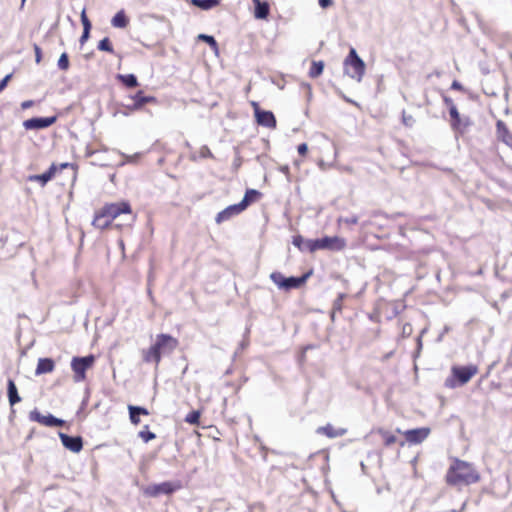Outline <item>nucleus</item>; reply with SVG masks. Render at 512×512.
Listing matches in <instances>:
<instances>
[{
    "label": "nucleus",
    "mask_w": 512,
    "mask_h": 512,
    "mask_svg": "<svg viewBox=\"0 0 512 512\" xmlns=\"http://www.w3.org/2000/svg\"><path fill=\"white\" fill-rule=\"evenodd\" d=\"M480 481V473L470 462L453 458L445 475V482L449 486H469Z\"/></svg>",
    "instance_id": "obj_1"
},
{
    "label": "nucleus",
    "mask_w": 512,
    "mask_h": 512,
    "mask_svg": "<svg viewBox=\"0 0 512 512\" xmlns=\"http://www.w3.org/2000/svg\"><path fill=\"white\" fill-rule=\"evenodd\" d=\"M120 216L134 220L131 204L128 201L106 203L95 212L92 225L100 230L109 228Z\"/></svg>",
    "instance_id": "obj_2"
},
{
    "label": "nucleus",
    "mask_w": 512,
    "mask_h": 512,
    "mask_svg": "<svg viewBox=\"0 0 512 512\" xmlns=\"http://www.w3.org/2000/svg\"><path fill=\"white\" fill-rule=\"evenodd\" d=\"M179 346V340L170 334L160 333L156 335L154 343L141 351L142 360L145 363H153L157 368L163 355L173 353Z\"/></svg>",
    "instance_id": "obj_3"
},
{
    "label": "nucleus",
    "mask_w": 512,
    "mask_h": 512,
    "mask_svg": "<svg viewBox=\"0 0 512 512\" xmlns=\"http://www.w3.org/2000/svg\"><path fill=\"white\" fill-rule=\"evenodd\" d=\"M479 369L476 365L453 366L451 368V376L446 379V386L455 388L468 383L477 373Z\"/></svg>",
    "instance_id": "obj_4"
},
{
    "label": "nucleus",
    "mask_w": 512,
    "mask_h": 512,
    "mask_svg": "<svg viewBox=\"0 0 512 512\" xmlns=\"http://www.w3.org/2000/svg\"><path fill=\"white\" fill-rule=\"evenodd\" d=\"M346 247V240L339 236H325L321 239L311 240L308 239L306 242V250L310 253H314L317 250H330L340 251Z\"/></svg>",
    "instance_id": "obj_5"
},
{
    "label": "nucleus",
    "mask_w": 512,
    "mask_h": 512,
    "mask_svg": "<svg viewBox=\"0 0 512 512\" xmlns=\"http://www.w3.org/2000/svg\"><path fill=\"white\" fill-rule=\"evenodd\" d=\"M95 356L90 354L85 357H73L71 360V370L73 371V380L76 383L86 380V371L95 364Z\"/></svg>",
    "instance_id": "obj_6"
},
{
    "label": "nucleus",
    "mask_w": 512,
    "mask_h": 512,
    "mask_svg": "<svg viewBox=\"0 0 512 512\" xmlns=\"http://www.w3.org/2000/svg\"><path fill=\"white\" fill-rule=\"evenodd\" d=\"M344 64L347 75L360 81L365 73V64L354 48L350 49Z\"/></svg>",
    "instance_id": "obj_7"
},
{
    "label": "nucleus",
    "mask_w": 512,
    "mask_h": 512,
    "mask_svg": "<svg viewBox=\"0 0 512 512\" xmlns=\"http://www.w3.org/2000/svg\"><path fill=\"white\" fill-rule=\"evenodd\" d=\"M307 276L301 277H288L286 278L281 272L275 271L270 274V279L273 281L275 285L280 289H284L286 291L291 289H296L302 286L306 281Z\"/></svg>",
    "instance_id": "obj_8"
},
{
    "label": "nucleus",
    "mask_w": 512,
    "mask_h": 512,
    "mask_svg": "<svg viewBox=\"0 0 512 512\" xmlns=\"http://www.w3.org/2000/svg\"><path fill=\"white\" fill-rule=\"evenodd\" d=\"M251 106L253 108L254 116L258 125L269 129L276 128L277 121L273 112L262 110L259 104L255 101L251 102Z\"/></svg>",
    "instance_id": "obj_9"
},
{
    "label": "nucleus",
    "mask_w": 512,
    "mask_h": 512,
    "mask_svg": "<svg viewBox=\"0 0 512 512\" xmlns=\"http://www.w3.org/2000/svg\"><path fill=\"white\" fill-rule=\"evenodd\" d=\"M29 419L45 427H62L66 423L64 420L56 418L52 414L43 415L37 409L30 412Z\"/></svg>",
    "instance_id": "obj_10"
},
{
    "label": "nucleus",
    "mask_w": 512,
    "mask_h": 512,
    "mask_svg": "<svg viewBox=\"0 0 512 512\" xmlns=\"http://www.w3.org/2000/svg\"><path fill=\"white\" fill-rule=\"evenodd\" d=\"M397 433H401L400 429H396ZM409 444H419L423 442L430 434L429 428H416L402 432Z\"/></svg>",
    "instance_id": "obj_11"
},
{
    "label": "nucleus",
    "mask_w": 512,
    "mask_h": 512,
    "mask_svg": "<svg viewBox=\"0 0 512 512\" xmlns=\"http://www.w3.org/2000/svg\"><path fill=\"white\" fill-rule=\"evenodd\" d=\"M180 488H181L180 483L163 482V483L148 487L146 492L150 496L156 497L160 494L170 495V494L174 493L175 491L179 490Z\"/></svg>",
    "instance_id": "obj_12"
},
{
    "label": "nucleus",
    "mask_w": 512,
    "mask_h": 512,
    "mask_svg": "<svg viewBox=\"0 0 512 512\" xmlns=\"http://www.w3.org/2000/svg\"><path fill=\"white\" fill-rule=\"evenodd\" d=\"M496 136L500 142L512 150V131L501 119L496 121Z\"/></svg>",
    "instance_id": "obj_13"
},
{
    "label": "nucleus",
    "mask_w": 512,
    "mask_h": 512,
    "mask_svg": "<svg viewBox=\"0 0 512 512\" xmlns=\"http://www.w3.org/2000/svg\"><path fill=\"white\" fill-rule=\"evenodd\" d=\"M59 438L62 442V445L71 452L79 453L83 448V440L80 436L72 437L60 432Z\"/></svg>",
    "instance_id": "obj_14"
},
{
    "label": "nucleus",
    "mask_w": 512,
    "mask_h": 512,
    "mask_svg": "<svg viewBox=\"0 0 512 512\" xmlns=\"http://www.w3.org/2000/svg\"><path fill=\"white\" fill-rule=\"evenodd\" d=\"M57 118L55 116L45 118H31L25 120L23 126L26 129H43L53 125Z\"/></svg>",
    "instance_id": "obj_15"
},
{
    "label": "nucleus",
    "mask_w": 512,
    "mask_h": 512,
    "mask_svg": "<svg viewBox=\"0 0 512 512\" xmlns=\"http://www.w3.org/2000/svg\"><path fill=\"white\" fill-rule=\"evenodd\" d=\"M243 211H244V208L240 205V203L233 204V205L226 207L224 210L220 211L216 215L215 220L218 224H220L224 221L229 220L233 216L239 215Z\"/></svg>",
    "instance_id": "obj_16"
},
{
    "label": "nucleus",
    "mask_w": 512,
    "mask_h": 512,
    "mask_svg": "<svg viewBox=\"0 0 512 512\" xmlns=\"http://www.w3.org/2000/svg\"><path fill=\"white\" fill-rule=\"evenodd\" d=\"M57 172L58 167L53 163L45 173L31 175L28 179L29 181L40 183L41 186H45L50 180L54 178Z\"/></svg>",
    "instance_id": "obj_17"
},
{
    "label": "nucleus",
    "mask_w": 512,
    "mask_h": 512,
    "mask_svg": "<svg viewBox=\"0 0 512 512\" xmlns=\"http://www.w3.org/2000/svg\"><path fill=\"white\" fill-rule=\"evenodd\" d=\"M347 430L345 428H336L332 424L328 423L325 426L318 427L316 430L317 434L324 435L328 438H336L345 435Z\"/></svg>",
    "instance_id": "obj_18"
},
{
    "label": "nucleus",
    "mask_w": 512,
    "mask_h": 512,
    "mask_svg": "<svg viewBox=\"0 0 512 512\" xmlns=\"http://www.w3.org/2000/svg\"><path fill=\"white\" fill-rule=\"evenodd\" d=\"M55 369V362L51 358H39L35 375H42L53 372Z\"/></svg>",
    "instance_id": "obj_19"
},
{
    "label": "nucleus",
    "mask_w": 512,
    "mask_h": 512,
    "mask_svg": "<svg viewBox=\"0 0 512 512\" xmlns=\"http://www.w3.org/2000/svg\"><path fill=\"white\" fill-rule=\"evenodd\" d=\"M255 4L254 16L257 19H266L269 15L270 7L267 2L252 0Z\"/></svg>",
    "instance_id": "obj_20"
},
{
    "label": "nucleus",
    "mask_w": 512,
    "mask_h": 512,
    "mask_svg": "<svg viewBox=\"0 0 512 512\" xmlns=\"http://www.w3.org/2000/svg\"><path fill=\"white\" fill-rule=\"evenodd\" d=\"M444 102L449 106V114L452 120V127L458 129L460 125V114L457 107L449 97H444Z\"/></svg>",
    "instance_id": "obj_21"
},
{
    "label": "nucleus",
    "mask_w": 512,
    "mask_h": 512,
    "mask_svg": "<svg viewBox=\"0 0 512 512\" xmlns=\"http://www.w3.org/2000/svg\"><path fill=\"white\" fill-rule=\"evenodd\" d=\"M260 197L261 193L258 190L247 189L242 201L239 203L246 210L251 203L257 201Z\"/></svg>",
    "instance_id": "obj_22"
},
{
    "label": "nucleus",
    "mask_w": 512,
    "mask_h": 512,
    "mask_svg": "<svg viewBox=\"0 0 512 512\" xmlns=\"http://www.w3.org/2000/svg\"><path fill=\"white\" fill-rule=\"evenodd\" d=\"M111 24L115 28H126L129 24V18L125 11L122 9L118 11L112 18Z\"/></svg>",
    "instance_id": "obj_23"
},
{
    "label": "nucleus",
    "mask_w": 512,
    "mask_h": 512,
    "mask_svg": "<svg viewBox=\"0 0 512 512\" xmlns=\"http://www.w3.org/2000/svg\"><path fill=\"white\" fill-rule=\"evenodd\" d=\"M8 400L11 406L19 403L21 398L18 394L17 387L13 380L9 379L7 383Z\"/></svg>",
    "instance_id": "obj_24"
},
{
    "label": "nucleus",
    "mask_w": 512,
    "mask_h": 512,
    "mask_svg": "<svg viewBox=\"0 0 512 512\" xmlns=\"http://www.w3.org/2000/svg\"><path fill=\"white\" fill-rule=\"evenodd\" d=\"M134 100V108L140 109L142 108L146 103L155 102L156 99L153 96H145L143 91H138L135 96L133 97Z\"/></svg>",
    "instance_id": "obj_25"
},
{
    "label": "nucleus",
    "mask_w": 512,
    "mask_h": 512,
    "mask_svg": "<svg viewBox=\"0 0 512 512\" xmlns=\"http://www.w3.org/2000/svg\"><path fill=\"white\" fill-rule=\"evenodd\" d=\"M376 433L379 434L383 440V445L385 447H390L396 443L397 438L394 434L384 428H378Z\"/></svg>",
    "instance_id": "obj_26"
},
{
    "label": "nucleus",
    "mask_w": 512,
    "mask_h": 512,
    "mask_svg": "<svg viewBox=\"0 0 512 512\" xmlns=\"http://www.w3.org/2000/svg\"><path fill=\"white\" fill-rule=\"evenodd\" d=\"M324 66L325 64L323 61H312L308 72L309 77L312 79L319 77L323 73Z\"/></svg>",
    "instance_id": "obj_27"
},
{
    "label": "nucleus",
    "mask_w": 512,
    "mask_h": 512,
    "mask_svg": "<svg viewBox=\"0 0 512 512\" xmlns=\"http://www.w3.org/2000/svg\"><path fill=\"white\" fill-rule=\"evenodd\" d=\"M118 79L129 88L138 86V80L134 74L118 75Z\"/></svg>",
    "instance_id": "obj_28"
},
{
    "label": "nucleus",
    "mask_w": 512,
    "mask_h": 512,
    "mask_svg": "<svg viewBox=\"0 0 512 512\" xmlns=\"http://www.w3.org/2000/svg\"><path fill=\"white\" fill-rule=\"evenodd\" d=\"M221 0H193V4L197 7L207 10L217 6Z\"/></svg>",
    "instance_id": "obj_29"
},
{
    "label": "nucleus",
    "mask_w": 512,
    "mask_h": 512,
    "mask_svg": "<svg viewBox=\"0 0 512 512\" xmlns=\"http://www.w3.org/2000/svg\"><path fill=\"white\" fill-rule=\"evenodd\" d=\"M138 436L142 439L143 442L148 443L156 438V434L149 431V426L145 425L143 430L138 433Z\"/></svg>",
    "instance_id": "obj_30"
},
{
    "label": "nucleus",
    "mask_w": 512,
    "mask_h": 512,
    "mask_svg": "<svg viewBox=\"0 0 512 512\" xmlns=\"http://www.w3.org/2000/svg\"><path fill=\"white\" fill-rule=\"evenodd\" d=\"M200 417L201 412L199 410H194L186 415L185 421L189 424L199 425Z\"/></svg>",
    "instance_id": "obj_31"
},
{
    "label": "nucleus",
    "mask_w": 512,
    "mask_h": 512,
    "mask_svg": "<svg viewBox=\"0 0 512 512\" xmlns=\"http://www.w3.org/2000/svg\"><path fill=\"white\" fill-rule=\"evenodd\" d=\"M98 49L101 51H106L108 53H114L113 46L111 44V41L108 37L103 38L98 43Z\"/></svg>",
    "instance_id": "obj_32"
},
{
    "label": "nucleus",
    "mask_w": 512,
    "mask_h": 512,
    "mask_svg": "<svg viewBox=\"0 0 512 512\" xmlns=\"http://www.w3.org/2000/svg\"><path fill=\"white\" fill-rule=\"evenodd\" d=\"M308 240L304 239L301 235H297L293 237V245L297 247L300 250L307 251L306 250V242Z\"/></svg>",
    "instance_id": "obj_33"
},
{
    "label": "nucleus",
    "mask_w": 512,
    "mask_h": 512,
    "mask_svg": "<svg viewBox=\"0 0 512 512\" xmlns=\"http://www.w3.org/2000/svg\"><path fill=\"white\" fill-rule=\"evenodd\" d=\"M70 63L67 53H62L58 60V67L60 70L66 71L69 69Z\"/></svg>",
    "instance_id": "obj_34"
},
{
    "label": "nucleus",
    "mask_w": 512,
    "mask_h": 512,
    "mask_svg": "<svg viewBox=\"0 0 512 512\" xmlns=\"http://www.w3.org/2000/svg\"><path fill=\"white\" fill-rule=\"evenodd\" d=\"M199 39L205 41L211 48H213L215 50L218 49L217 41L215 40V38L213 36L200 34Z\"/></svg>",
    "instance_id": "obj_35"
},
{
    "label": "nucleus",
    "mask_w": 512,
    "mask_h": 512,
    "mask_svg": "<svg viewBox=\"0 0 512 512\" xmlns=\"http://www.w3.org/2000/svg\"><path fill=\"white\" fill-rule=\"evenodd\" d=\"M198 154L201 158H210V159H214V154L212 153V151L210 150V148L207 146V145H203L199 148L198 150Z\"/></svg>",
    "instance_id": "obj_36"
},
{
    "label": "nucleus",
    "mask_w": 512,
    "mask_h": 512,
    "mask_svg": "<svg viewBox=\"0 0 512 512\" xmlns=\"http://www.w3.org/2000/svg\"><path fill=\"white\" fill-rule=\"evenodd\" d=\"M344 223L346 225H356L358 223V217L356 215H353L351 217H340L338 219V224Z\"/></svg>",
    "instance_id": "obj_37"
},
{
    "label": "nucleus",
    "mask_w": 512,
    "mask_h": 512,
    "mask_svg": "<svg viewBox=\"0 0 512 512\" xmlns=\"http://www.w3.org/2000/svg\"><path fill=\"white\" fill-rule=\"evenodd\" d=\"M81 22L83 25V30L90 31L91 30V22L87 17L86 10L83 9L81 12Z\"/></svg>",
    "instance_id": "obj_38"
},
{
    "label": "nucleus",
    "mask_w": 512,
    "mask_h": 512,
    "mask_svg": "<svg viewBox=\"0 0 512 512\" xmlns=\"http://www.w3.org/2000/svg\"><path fill=\"white\" fill-rule=\"evenodd\" d=\"M128 411H129V418H130L131 423L133 425H139L141 422L139 414L134 412L129 406H128Z\"/></svg>",
    "instance_id": "obj_39"
},
{
    "label": "nucleus",
    "mask_w": 512,
    "mask_h": 512,
    "mask_svg": "<svg viewBox=\"0 0 512 512\" xmlns=\"http://www.w3.org/2000/svg\"><path fill=\"white\" fill-rule=\"evenodd\" d=\"M57 167H58V171L66 169V168H71L74 171L75 175L77 174V171H78V165L74 164V163H67V162L61 163L60 165H57Z\"/></svg>",
    "instance_id": "obj_40"
},
{
    "label": "nucleus",
    "mask_w": 512,
    "mask_h": 512,
    "mask_svg": "<svg viewBox=\"0 0 512 512\" xmlns=\"http://www.w3.org/2000/svg\"><path fill=\"white\" fill-rule=\"evenodd\" d=\"M134 412H136L137 414L140 415H143V416H148L150 413L149 411L144 408V407H141V406H134V405H128Z\"/></svg>",
    "instance_id": "obj_41"
},
{
    "label": "nucleus",
    "mask_w": 512,
    "mask_h": 512,
    "mask_svg": "<svg viewBox=\"0 0 512 512\" xmlns=\"http://www.w3.org/2000/svg\"><path fill=\"white\" fill-rule=\"evenodd\" d=\"M297 151L300 156L306 157V155L308 153V145L306 143L299 144L297 147Z\"/></svg>",
    "instance_id": "obj_42"
},
{
    "label": "nucleus",
    "mask_w": 512,
    "mask_h": 512,
    "mask_svg": "<svg viewBox=\"0 0 512 512\" xmlns=\"http://www.w3.org/2000/svg\"><path fill=\"white\" fill-rule=\"evenodd\" d=\"M34 52H35V61L37 64H39L42 61V50L37 44H34Z\"/></svg>",
    "instance_id": "obj_43"
},
{
    "label": "nucleus",
    "mask_w": 512,
    "mask_h": 512,
    "mask_svg": "<svg viewBox=\"0 0 512 512\" xmlns=\"http://www.w3.org/2000/svg\"><path fill=\"white\" fill-rule=\"evenodd\" d=\"M242 162H243V159H242L240 153L238 152L233 161V167H234L235 171H237L241 167Z\"/></svg>",
    "instance_id": "obj_44"
},
{
    "label": "nucleus",
    "mask_w": 512,
    "mask_h": 512,
    "mask_svg": "<svg viewBox=\"0 0 512 512\" xmlns=\"http://www.w3.org/2000/svg\"><path fill=\"white\" fill-rule=\"evenodd\" d=\"M11 77H12V74H8L0 81V93L6 88Z\"/></svg>",
    "instance_id": "obj_45"
},
{
    "label": "nucleus",
    "mask_w": 512,
    "mask_h": 512,
    "mask_svg": "<svg viewBox=\"0 0 512 512\" xmlns=\"http://www.w3.org/2000/svg\"><path fill=\"white\" fill-rule=\"evenodd\" d=\"M451 89L453 90H457V91H463V86L460 82H458L457 80H454L451 84Z\"/></svg>",
    "instance_id": "obj_46"
},
{
    "label": "nucleus",
    "mask_w": 512,
    "mask_h": 512,
    "mask_svg": "<svg viewBox=\"0 0 512 512\" xmlns=\"http://www.w3.org/2000/svg\"><path fill=\"white\" fill-rule=\"evenodd\" d=\"M89 36H90V31L83 30V33L80 37V43L84 44L88 40Z\"/></svg>",
    "instance_id": "obj_47"
},
{
    "label": "nucleus",
    "mask_w": 512,
    "mask_h": 512,
    "mask_svg": "<svg viewBox=\"0 0 512 512\" xmlns=\"http://www.w3.org/2000/svg\"><path fill=\"white\" fill-rule=\"evenodd\" d=\"M319 5L322 8H327L332 5V0H319Z\"/></svg>",
    "instance_id": "obj_48"
},
{
    "label": "nucleus",
    "mask_w": 512,
    "mask_h": 512,
    "mask_svg": "<svg viewBox=\"0 0 512 512\" xmlns=\"http://www.w3.org/2000/svg\"><path fill=\"white\" fill-rule=\"evenodd\" d=\"M33 101L32 100H27V101H24L21 103V108L22 109H28L30 108L31 106H33Z\"/></svg>",
    "instance_id": "obj_49"
},
{
    "label": "nucleus",
    "mask_w": 512,
    "mask_h": 512,
    "mask_svg": "<svg viewBox=\"0 0 512 512\" xmlns=\"http://www.w3.org/2000/svg\"><path fill=\"white\" fill-rule=\"evenodd\" d=\"M317 457H318V456H316V455H315V456L310 457L309 462H313V461H315V460L317 459Z\"/></svg>",
    "instance_id": "obj_50"
},
{
    "label": "nucleus",
    "mask_w": 512,
    "mask_h": 512,
    "mask_svg": "<svg viewBox=\"0 0 512 512\" xmlns=\"http://www.w3.org/2000/svg\"><path fill=\"white\" fill-rule=\"evenodd\" d=\"M26 0H21V8L24 7Z\"/></svg>",
    "instance_id": "obj_51"
},
{
    "label": "nucleus",
    "mask_w": 512,
    "mask_h": 512,
    "mask_svg": "<svg viewBox=\"0 0 512 512\" xmlns=\"http://www.w3.org/2000/svg\"><path fill=\"white\" fill-rule=\"evenodd\" d=\"M115 226H116L117 228H121V227H122V225H121V224H115Z\"/></svg>",
    "instance_id": "obj_52"
}]
</instances>
